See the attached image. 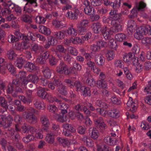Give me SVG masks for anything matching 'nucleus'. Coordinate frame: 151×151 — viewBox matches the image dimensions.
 <instances>
[{
	"label": "nucleus",
	"instance_id": "49530a36",
	"mask_svg": "<svg viewBox=\"0 0 151 151\" xmlns=\"http://www.w3.org/2000/svg\"><path fill=\"white\" fill-rule=\"evenodd\" d=\"M13 115L14 116V120L17 124H21L22 122V118L21 116L19 114H16L14 113Z\"/></svg>",
	"mask_w": 151,
	"mask_h": 151
},
{
	"label": "nucleus",
	"instance_id": "aec40b11",
	"mask_svg": "<svg viewBox=\"0 0 151 151\" xmlns=\"http://www.w3.org/2000/svg\"><path fill=\"white\" fill-rule=\"evenodd\" d=\"M45 90L48 91V89L45 88H42L38 90L37 91L38 95L42 98L45 99L47 94V92L45 91Z\"/></svg>",
	"mask_w": 151,
	"mask_h": 151
},
{
	"label": "nucleus",
	"instance_id": "4c0bfd02",
	"mask_svg": "<svg viewBox=\"0 0 151 151\" xmlns=\"http://www.w3.org/2000/svg\"><path fill=\"white\" fill-rule=\"evenodd\" d=\"M56 50L58 53L64 54L66 52V49H65L63 45H58L56 47Z\"/></svg>",
	"mask_w": 151,
	"mask_h": 151
},
{
	"label": "nucleus",
	"instance_id": "393cba45",
	"mask_svg": "<svg viewBox=\"0 0 151 151\" xmlns=\"http://www.w3.org/2000/svg\"><path fill=\"white\" fill-rule=\"evenodd\" d=\"M27 70L30 72L34 71L36 70V67L35 64L29 62L27 63L24 66Z\"/></svg>",
	"mask_w": 151,
	"mask_h": 151
},
{
	"label": "nucleus",
	"instance_id": "412c9836",
	"mask_svg": "<svg viewBox=\"0 0 151 151\" xmlns=\"http://www.w3.org/2000/svg\"><path fill=\"white\" fill-rule=\"evenodd\" d=\"M65 31H58L54 32L53 35L56 38L59 40H62L65 37Z\"/></svg>",
	"mask_w": 151,
	"mask_h": 151
},
{
	"label": "nucleus",
	"instance_id": "5fc2aeb1",
	"mask_svg": "<svg viewBox=\"0 0 151 151\" xmlns=\"http://www.w3.org/2000/svg\"><path fill=\"white\" fill-rule=\"evenodd\" d=\"M86 82L87 84L91 87L93 86L95 83L94 80L92 78V77L87 78L86 80Z\"/></svg>",
	"mask_w": 151,
	"mask_h": 151
},
{
	"label": "nucleus",
	"instance_id": "f8f14e48",
	"mask_svg": "<svg viewBox=\"0 0 151 151\" xmlns=\"http://www.w3.org/2000/svg\"><path fill=\"white\" fill-rule=\"evenodd\" d=\"M56 56L60 59H61L63 57L64 60L67 61L68 63H69L71 61V57L70 55L69 54L67 53L66 52L64 54L58 53V52H56Z\"/></svg>",
	"mask_w": 151,
	"mask_h": 151
},
{
	"label": "nucleus",
	"instance_id": "e433bc0d",
	"mask_svg": "<svg viewBox=\"0 0 151 151\" xmlns=\"http://www.w3.org/2000/svg\"><path fill=\"white\" fill-rule=\"evenodd\" d=\"M142 30H143L145 35L148 34L151 35V27L149 25H147L145 27H141Z\"/></svg>",
	"mask_w": 151,
	"mask_h": 151
},
{
	"label": "nucleus",
	"instance_id": "cd10ccee",
	"mask_svg": "<svg viewBox=\"0 0 151 151\" xmlns=\"http://www.w3.org/2000/svg\"><path fill=\"white\" fill-rule=\"evenodd\" d=\"M96 105L99 106L104 109H107L109 107V105L102 101L98 100L96 101Z\"/></svg>",
	"mask_w": 151,
	"mask_h": 151
},
{
	"label": "nucleus",
	"instance_id": "c9c22d12",
	"mask_svg": "<svg viewBox=\"0 0 151 151\" xmlns=\"http://www.w3.org/2000/svg\"><path fill=\"white\" fill-rule=\"evenodd\" d=\"M111 116L114 118H117L120 116L119 111L116 109H114L109 113Z\"/></svg>",
	"mask_w": 151,
	"mask_h": 151
},
{
	"label": "nucleus",
	"instance_id": "c85d7f7f",
	"mask_svg": "<svg viewBox=\"0 0 151 151\" xmlns=\"http://www.w3.org/2000/svg\"><path fill=\"white\" fill-rule=\"evenodd\" d=\"M93 30L94 33L98 34L100 31L101 32L102 28H101V25L100 23H97L93 25Z\"/></svg>",
	"mask_w": 151,
	"mask_h": 151
},
{
	"label": "nucleus",
	"instance_id": "3c124183",
	"mask_svg": "<svg viewBox=\"0 0 151 151\" xmlns=\"http://www.w3.org/2000/svg\"><path fill=\"white\" fill-rule=\"evenodd\" d=\"M89 23V21L86 19H83L81 20L77 25L87 28Z\"/></svg>",
	"mask_w": 151,
	"mask_h": 151
},
{
	"label": "nucleus",
	"instance_id": "a878e982",
	"mask_svg": "<svg viewBox=\"0 0 151 151\" xmlns=\"http://www.w3.org/2000/svg\"><path fill=\"white\" fill-rule=\"evenodd\" d=\"M104 142L107 144L110 145H114L116 143V140L114 141L112 138L108 136L104 138Z\"/></svg>",
	"mask_w": 151,
	"mask_h": 151
},
{
	"label": "nucleus",
	"instance_id": "9b49d317",
	"mask_svg": "<svg viewBox=\"0 0 151 151\" xmlns=\"http://www.w3.org/2000/svg\"><path fill=\"white\" fill-rule=\"evenodd\" d=\"M95 60L96 63L99 66L103 65L105 62L104 57L101 54H96Z\"/></svg>",
	"mask_w": 151,
	"mask_h": 151
},
{
	"label": "nucleus",
	"instance_id": "a18cd8bd",
	"mask_svg": "<svg viewBox=\"0 0 151 151\" xmlns=\"http://www.w3.org/2000/svg\"><path fill=\"white\" fill-rule=\"evenodd\" d=\"M134 21L133 20H130L128 22V30L131 32H133L134 30Z\"/></svg>",
	"mask_w": 151,
	"mask_h": 151
},
{
	"label": "nucleus",
	"instance_id": "20e7f679",
	"mask_svg": "<svg viewBox=\"0 0 151 151\" xmlns=\"http://www.w3.org/2000/svg\"><path fill=\"white\" fill-rule=\"evenodd\" d=\"M68 67L64 62L60 61L59 65L56 67V71L60 74H65L68 75Z\"/></svg>",
	"mask_w": 151,
	"mask_h": 151
},
{
	"label": "nucleus",
	"instance_id": "8fccbe9b",
	"mask_svg": "<svg viewBox=\"0 0 151 151\" xmlns=\"http://www.w3.org/2000/svg\"><path fill=\"white\" fill-rule=\"evenodd\" d=\"M54 23L55 24L57 27L60 29H61L65 27V24H64L63 22L61 21L55 20L54 21Z\"/></svg>",
	"mask_w": 151,
	"mask_h": 151
},
{
	"label": "nucleus",
	"instance_id": "4be33fe9",
	"mask_svg": "<svg viewBox=\"0 0 151 151\" xmlns=\"http://www.w3.org/2000/svg\"><path fill=\"white\" fill-rule=\"evenodd\" d=\"M73 27L72 26L71 27H69L65 31L69 35L74 37L77 35V30L73 28Z\"/></svg>",
	"mask_w": 151,
	"mask_h": 151
},
{
	"label": "nucleus",
	"instance_id": "f257e3e1",
	"mask_svg": "<svg viewBox=\"0 0 151 151\" xmlns=\"http://www.w3.org/2000/svg\"><path fill=\"white\" fill-rule=\"evenodd\" d=\"M39 112L33 108H27V111H25L23 113V115L25 117L27 121L30 124H35L37 122V119L34 114H39Z\"/></svg>",
	"mask_w": 151,
	"mask_h": 151
},
{
	"label": "nucleus",
	"instance_id": "f03ea898",
	"mask_svg": "<svg viewBox=\"0 0 151 151\" xmlns=\"http://www.w3.org/2000/svg\"><path fill=\"white\" fill-rule=\"evenodd\" d=\"M39 112L33 108H27V111H25L23 113V115L25 117L27 121L30 124H35L37 122V119L34 114H39Z\"/></svg>",
	"mask_w": 151,
	"mask_h": 151
},
{
	"label": "nucleus",
	"instance_id": "f704fd0d",
	"mask_svg": "<svg viewBox=\"0 0 151 151\" xmlns=\"http://www.w3.org/2000/svg\"><path fill=\"white\" fill-rule=\"evenodd\" d=\"M127 36L123 33H119L116 35L115 36V38L117 41L119 42H122L126 40Z\"/></svg>",
	"mask_w": 151,
	"mask_h": 151
},
{
	"label": "nucleus",
	"instance_id": "7c9ffc66",
	"mask_svg": "<svg viewBox=\"0 0 151 151\" xmlns=\"http://www.w3.org/2000/svg\"><path fill=\"white\" fill-rule=\"evenodd\" d=\"M57 90L60 93L64 96H66L68 93L66 86L63 85L58 87Z\"/></svg>",
	"mask_w": 151,
	"mask_h": 151
},
{
	"label": "nucleus",
	"instance_id": "5701e85b",
	"mask_svg": "<svg viewBox=\"0 0 151 151\" xmlns=\"http://www.w3.org/2000/svg\"><path fill=\"white\" fill-rule=\"evenodd\" d=\"M134 57V54L129 53L123 56V60L125 62L129 64L131 62L132 58Z\"/></svg>",
	"mask_w": 151,
	"mask_h": 151
},
{
	"label": "nucleus",
	"instance_id": "864d4df0",
	"mask_svg": "<svg viewBox=\"0 0 151 151\" xmlns=\"http://www.w3.org/2000/svg\"><path fill=\"white\" fill-rule=\"evenodd\" d=\"M13 144L14 146L19 150H22L24 148L23 145L19 141L13 142Z\"/></svg>",
	"mask_w": 151,
	"mask_h": 151
},
{
	"label": "nucleus",
	"instance_id": "473e14b6",
	"mask_svg": "<svg viewBox=\"0 0 151 151\" xmlns=\"http://www.w3.org/2000/svg\"><path fill=\"white\" fill-rule=\"evenodd\" d=\"M27 78L29 81L34 83H37L38 81V77L36 75L29 74Z\"/></svg>",
	"mask_w": 151,
	"mask_h": 151
},
{
	"label": "nucleus",
	"instance_id": "bf43d9fd",
	"mask_svg": "<svg viewBox=\"0 0 151 151\" xmlns=\"http://www.w3.org/2000/svg\"><path fill=\"white\" fill-rule=\"evenodd\" d=\"M31 50L34 51L35 54H38L40 52V49L37 44H35L32 46Z\"/></svg>",
	"mask_w": 151,
	"mask_h": 151
},
{
	"label": "nucleus",
	"instance_id": "1a4fd4ad",
	"mask_svg": "<svg viewBox=\"0 0 151 151\" xmlns=\"http://www.w3.org/2000/svg\"><path fill=\"white\" fill-rule=\"evenodd\" d=\"M20 81L19 78H16L13 80L12 82L11 83L12 85L15 88V90L16 92H22V89L19 87L21 86Z\"/></svg>",
	"mask_w": 151,
	"mask_h": 151
},
{
	"label": "nucleus",
	"instance_id": "72a5a7b5",
	"mask_svg": "<svg viewBox=\"0 0 151 151\" xmlns=\"http://www.w3.org/2000/svg\"><path fill=\"white\" fill-rule=\"evenodd\" d=\"M73 85L76 88V91L77 92L81 91L84 88V86H82L81 83L78 81H76Z\"/></svg>",
	"mask_w": 151,
	"mask_h": 151
},
{
	"label": "nucleus",
	"instance_id": "f3484780",
	"mask_svg": "<svg viewBox=\"0 0 151 151\" xmlns=\"http://www.w3.org/2000/svg\"><path fill=\"white\" fill-rule=\"evenodd\" d=\"M145 35L143 30L141 27H139L137 30L136 32L134 34V36L135 38L138 40H141L143 37V35Z\"/></svg>",
	"mask_w": 151,
	"mask_h": 151
},
{
	"label": "nucleus",
	"instance_id": "a19ab883",
	"mask_svg": "<svg viewBox=\"0 0 151 151\" xmlns=\"http://www.w3.org/2000/svg\"><path fill=\"white\" fill-rule=\"evenodd\" d=\"M21 20L24 22L30 23L31 22L30 17L27 14H23L20 17Z\"/></svg>",
	"mask_w": 151,
	"mask_h": 151
},
{
	"label": "nucleus",
	"instance_id": "2eb2a0df",
	"mask_svg": "<svg viewBox=\"0 0 151 151\" xmlns=\"http://www.w3.org/2000/svg\"><path fill=\"white\" fill-rule=\"evenodd\" d=\"M56 134L51 132L47 134L45 138V140L49 144H52L54 142L55 138L54 136H56Z\"/></svg>",
	"mask_w": 151,
	"mask_h": 151
},
{
	"label": "nucleus",
	"instance_id": "423d86ee",
	"mask_svg": "<svg viewBox=\"0 0 151 151\" xmlns=\"http://www.w3.org/2000/svg\"><path fill=\"white\" fill-rule=\"evenodd\" d=\"M9 134L12 137L13 142L19 141L21 137L18 132H16L14 129L12 128H8Z\"/></svg>",
	"mask_w": 151,
	"mask_h": 151
},
{
	"label": "nucleus",
	"instance_id": "0e129e2a",
	"mask_svg": "<svg viewBox=\"0 0 151 151\" xmlns=\"http://www.w3.org/2000/svg\"><path fill=\"white\" fill-rule=\"evenodd\" d=\"M68 75L70 74H72L74 76H77L78 75V73L75 69L73 66L70 67L69 69H68Z\"/></svg>",
	"mask_w": 151,
	"mask_h": 151
},
{
	"label": "nucleus",
	"instance_id": "13d9d810",
	"mask_svg": "<svg viewBox=\"0 0 151 151\" xmlns=\"http://www.w3.org/2000/svg\"><path fill=\"white\" fill-rule=\"evenodd\" d=\"M83 141L86 142L87 145L89 147H91L93 145L92 141L89 138H87L86 137H84L83 139Z\"/></svg>",
	"mask_w": 151,
	"mask_h": 151
},
{
	"label": "nucleus",
	"instance_id": "4468645a",
	"mask_svg": "<svg viewBox=\"0 0 151 151\" xmlns=\"http://www.w3.org/2000/svg\"><path fill=\"white\" fill-rule=\"evenodd\" d=\"M41 70L45 78H49L50 77L51 72L48 67L46 65H43L42 66Z\"/></svg>",
	"mask_w": 151,
	"mask_h": 151
},
{
	"label": "nucleus",
	"instance_id": "c03bdc74",
	"mask_svg": "<svg viewBox=\"0 0 151 151\" xmlns=\"http://www.w3.org/2000/svg\"><path fill=\"white\" fill-rule=\"evenodd\" d=\"M0 104L1 106L3 107L5 110H7L8 107L7 102L4 97H0Z\"/></svg>",
	"mask_w": 151,
	"mask_h": 151
},
{
	"label": "nucleus",
	"instance_id": "c756f323",
	"mask_svg": "<svg viewBox=\"0 0 151 151\" xmlns=\"http://www.w3.org/2000/svg\"><path fill=\"white\" fill-rule=\"evenodd\" d=\"M58 141L64 147L68 146L70 144L69 141L66 139H63L58 137L57 139Z\"/></svg>",
	"mask_w": 151,
	"mask_h": 151
},
{
	"label": "nucleus",
	"instance_id": "603ef678",
	"mask_svg": "<svg viewBox=\"0 0 151 151\" xmlns=\"http://www.w3.org/2000/svg\"><path fill=\"white\" fill-rule=\"evenodd\" d=\"M68 50L69 53L72 55L77 56L78 54V50L74 47H69L68 48Z\"/></svg>",
	"mask_w": 151,
	"mask_h": 151
},
{
	"label": "nucleus",
	"instance_id": "39448f33",
	"mask_svg": "<svg viewBox=\"0 0 151 151\" xmlns=\"http://www.w3.org/2000/svg\"><path fill=\"white\" fill-rule=\"evenodd\" d=\"M13 121V119L11 116H8L7 119H2V121H0V127L4 129H6L11 126Z\"/></svg>",
	"mask_w": 151,
	"mask_h": 151
},
{
	"label": "nucleus",
	"instance_id": "ea45409f",
	"mask_svg": "<svg viewBox=\"0 0 151 151\" xmlns=\"http://www.w3.org/2000/svg\"><path fill=\"white\" fill-rule=\"evenodd\" d=\"M25 62V60L22 58H19L15 64L16 66L19 68H21Z\"/></svg>",
	"mask_w": 151,
	"mask_h": 151
},
{
	"label": "nucleus",
	"instance_id": "052dcab7",
	"mask_svg": "<svg viewBox=\"0 0 151 151\" xmlns=\"http://www.w3.org/2000/svg\"><path fill=\"white\" fill-rule=\"evenodd\" d=\"M48 110L54 114H57L58 109L57 107L54 105H50L47 107Z\"/></svg>",
	"mask_w": 151,
	"mask_h": 151
},
{
	"label": "nucleus",
	"instance_id": "0eeeda50",
	"mask_svg": "<svg viewBox=\"0 0 151 151\" xmlns=\"http://www.w3.org/2000/svg\"><path fill=\"white\" fill-rule=\"evenodd\" d=\"M40 120L42 125L45 127L43 129L46 131L47 130L48 127L50 125V122L48 117L45 115L42 114L40 117Z\"/></svg>",
	"mask_w": 151,
	"mask_h": 151
},
{
	"label": "nucleus",
	"instance_id": "6e6d98bb",
	"mask_svg": "<svg viewBox=\"0 0 151 151\" xmlns=\"http://www.w3.org/2000/svg\"><path fill=\"white\" fill-rule=\"evenodd\" d=\"M7 55L8 58L11 60H13L16 56V54L12 50H10L8 51Z\"/></svg>",
	"mask_w": 151,
	"mask_h": 151
},
{
	"label": "nucleus",
	"instance_id": "b1692460",
	"mask_svg": "<svg viewBox=\"0 0 151 151\" xmlns=\"http://www.w3.org/2000/svg\"><path fill=\"white\" fill-rule=\"evenodd\" d=\"M39 31L45 35H49L51 33V31L49 28L42 25L39 27Z\"/></svg>",
	"mask_w": 151,
	"mask_h": 151
},
{
	"label": "nucleus",
	"instance_id": "338daca9",
	"mask_svg": "<svg viewBox=\"0 0 151 151\" xmlns=\"http://www.w3.org/2000/svg\"><path fill=\"white\" fill-rule=\"evenodd\" d=\"M46 21V19L42 17L37 16L36 18V22L39 24H43Z\"/></svg>",
	"mask_w": 151,
	"mask_h": 151
},
{
	"label": "nucleus",
	"instance_id": "de8ad7c7",
	"mask_svg": "<svg viewBox=\"0 0 151 151\" xmlns=\"http://www.w3.org/2000/svg\"><path fill=\"white\" fill-rule=\"evenodd\" d=\"M77 32L80 35L84 34L87 32V28L77 25Z\"/></svg>",
	"mask_w": 151,
	"mask_h": 151
},
{
	"label": "nucleus",
	"instance_id": "dca6fc26",
	"mask_svg": "<svg viewBox=\"0 0 151 151\" xmlns=\"http://www.w3.org/2000/svg\"><path fill=\"white\" fill-rule=\"evenodd\" d=\"M89 133L91 137L95 140L98 137L99 134L98 131L93 127L90 128L89 130Z\"/></svg>",
	"mask_w": 151,
	"mask_h": 151
},
{
	"label": "nucleus",
	"instance_id": "bb28decb",
	"mask_svg": "<svg viewBox=\"0 0 151 151\" xmlns=\"http://www.w3.org/2000/svg\"><path fill=\"white\" fill-rule=\"evenodd\" d=\"M84 10L85 13L88 15H93L94 14V9L91 6L85 7Z\"/></svg>",
	"mask_w": 151,
	"mask_h": 151
},
{
	"label": "nucleus",
	"instance_id": "2f4dec72",
	"mask_svg": "<svg viewBox=\"0 0 151 151\" xmlns=\"http://www.w3.org/2000/svg\"><path fill=\"white\" fill-rule=\"evenodd\" d=\"M62 127L65 129H67L70 132L74 133L76 132V129L70 124H63L62 125Z\"/></svg>",
	"mask_w": 151,
	"mask_h": 151
},
{
	"label": "nucleus",
	"instance_id": "a211bd4d",
	"mask_svg": "<svg viewBox=\"0 0 151 151\" xmlns=\"http://www.w3.org/2000/svg\"><path fill=\"white\" fill-rule=\"evenodd\" d=\"M79 11L78 10H76L73 11L68 12L66 14V16L69 18L73 19H77L78 14Z\"/></svg>",
	"mask_w": 151,
	"mask_h": 151
},
{
	"label": "nucleus",
	"instance_id": "6e6552de",
	"mask_svg": "<svg viewBox=\"0 0 151 151\" xmlns=\"http://www.w3.org/2000/svg\"><path fill=\"white\" fill-rule=\"evenodd\" d=\"M111 24L113 26L112 31L116 33L122 31V26L118 22H116L115 21H113L111 22Z\"/></svg>",
	"mask_w": 151,
	"mask_h": 151
},
{
	"label": "nucleus",
	"instance_id": "69168bd1",
	"mask_svg": "<svg viewBox=\"0 0 151 151\" xmlns=\"http://www.w3.org/2000/svg\"><path fill=\"white\" fill-rule=\"evenodd\" d=\"M23 41L22 42V48L23 50L27 49L29 47V43L28 40H23Z\"/></svg>",
	"mask_w": 151,
	"mask_h": 151
},
{
	"label": "nucleus",
	"instance_id": "79ce46f5",
	"mask_svg": "<svg viewBox=\"0 0 151 151\" xmlns=\"http://www.w3.org/2000/svg\"><path fill=\"white\" fill-rule=\"evenodd\" d=\"M114 55V52L112 50L108 51L106 54V57L108 61L111 60L113 59Z\"/></svg>",
	"mask_w": 151,
	"mask_h": 151
},
{
	"label": "nucleus",
	"instance_id": "7ed1b4c3",
	"mask_svg": "<svg viewBox=\"0 0 151 151\" xmlns=\"http://www.w3.org/2000/svg\"><path fill=\"white\" fill-rule=\"evenodd\" d=\"M95 117L93 118V121L96 126L98 129L103 130L106 129V126L104 122L103 118L101 117H97L96 114H95Z\"/></svg>",
	"mask_w": 151,
	"mask_h": 151
},
{
	"label": "nucleus",
	"instance_id": "680f3d73",
	"mask_svg": "<svg viewBox=\"0 0 151 151\" xmlns=\"http://www.w3.org/2000/svg\"><path fill=\"white\" fill-rule=\"evenodd\" d=\"M141 40L142 43L144 45H147L151 44V38L150 37H143Z\"/></svg>",
	"mask_w": 151,
	"mask_h": 151
},
{
	"label": "nucleus",
	"instance_id": "ddd939ff",
	"mask_svg": "<svg viewBox=\"0 0 151 151\" xmlns=\"http://www.w3.org/2000/svg\"><path fill=\"white\" fill-rule=\"evenodd\" d=\"M33 103L34 106L37 109H44L45 107V106L44 103L40 101L39 99L37 98L34 99Z\"/></svg>",
	"mask_w": 151,
	"mask_h": 151
},
{
	"label": "nucleus",
	"instance_id": "4d7b16f0",
	"mask_svg": "<svg viewBox=\"0 0 151 151\" xmlns=\"http://www.w3.org/2000/svg\"><path fill=\"white\" fill-rule=\"evenodd\" d=\"M36 62L40 64H44L46 63V60L41 55L38 56L36 59Z\"/></svg>",
	"mask_w": 151,
	"mask_h": 151
},
{
	"label": "nucleus",
	"instance_id": "e2e57ef3",
	"mask_svg": "<svg viewBox=\"0 0 151 151\" xmlns=\"http://www.w3.org/2000/svg\"><path fill=\"white\" fill-rule=\"evenodd\" d=\"M146 4L145 3L141 1L139 2V4L136 5V6L138 11H142V9L146 7Z\"/></svg>",
	"mask_w": 151,
	"mask_h": 151
},
{
	"label": "nucleus",
	"instance_id": "9d476101",
	"mask_svg": "<svg viewBox=\"0 0 151 151\" xmlns=\"http://www.w3.org/2000/svg\"><path fill=\"white\" fill-rule=\"evenodd\" d=\"M101 33L105 39L107 40L110 38L112 34V31L109 28L105 27L102 28Z\"/></svg>",
	"mask_w": 151,
	"mask_h": 151
},
{
	"label": "nucleus",
	"instance_id": "58836bf2",
	"mask_svg": "<svg viewBox=\"0 0 151 151\" xmlns=\"http://www.w3.org/2000/svg\"><path fill=\"white\" fill-rule=\"evenodd\" d=\"M65 114H63L61 112V113L60 115H58L57 118L58 121V122L62 123L67 121Z\"/></svg>",
	"mask_w": 151,
	"mask_h": 151
},
{
	"label": "nucleus",
	"instance_id": "774afa93",
	"mask_svg": "<svg viewBox=\"0 0 151 151\" xmlns=\"http://www.w3.org/2000/svg\"><path fill=\"white\" fill-rule=\"evenodd\" d=\"M151 80L148 81V84L144 89V91L147 93H151Z\"/></svg>",
	"mask_w": 151,
	"mask_h": 151
},
{
	"label": "nucleus",
	"instance_id": "09e8293b",
	"mask_svg": "<svg viewBox=\"0 0 151 151\" xmlns=\"http://www.w3.org/2000/svg\"><path fill=\"white\" fill-rule=\"evenodd\" d=\"M83 93V96H91V91L90 88L88 87H86L84 86V88L81 91Z\"/></svg>",
	"mask_w": 151,
	"mask_h": 151
},
{
	"label": "nucleus",
	"instance_id": "6ab92c4d",
	"mask_svg": "<svg viewBox=\"0 0 151 151\" xmlns=\"http://www.w3.org/2000/svg\"><path fill=\"white\" fill-rule=\"evenodd\" d=\"M69 105L65 103H60L58 105V108L61 110V112L63 114L67 113V110L69 107Z\"/></svg>",
	"mask_w": 151,
	"mask_h": 151
},
{
	"label": "nucleus",
	"instance_id": "37998d69",
	"mask_svg": "<svg viewBox=\"0 0 151 151\" xmlns=\"http://www.w3.org/2000/svg\"><path fill=\"white\" fill-rule=\"evenodd\" d=\"M34 136L32 135H29L23 138V141L25 143H27L31 141L34 140Z\"/></svg>",
	"mask_w": 151,
	"mask_h": 151
}]
</instances>
